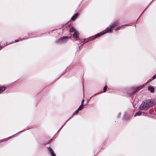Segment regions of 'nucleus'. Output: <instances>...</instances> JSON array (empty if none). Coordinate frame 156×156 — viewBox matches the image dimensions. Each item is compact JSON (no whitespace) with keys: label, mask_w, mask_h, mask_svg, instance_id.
Instances as JSON below:
<instances>
[{"label":"nucleus","mask_w":156,"mask_h":156,"mask_svg":"<svg viewBox=\"0 0 156 156\" xmlns=\"http://www.w3.org/2000/svg\"><path fill=\"white\" fill-rule=\"evenodd\" d=\"M90 99H88V100H90Z\"/></svg>","instance_id":"25"},{"label":"nucleus","mask_w":156,"mask_h":156,"mask_svg":"<svg viewBox=\"0 0 156 156\" xmlns=\"http://www.w3.org/2000/svg\"><path fill=\"white\" fill-rule=\"evenodd\" d=\"M73 36L77 38L79 37V33L78 32L75 31L73 34Z\"/></svg>","instance_id":"11"},{"label":"nucleus","mask_w":156,"mask_h":156,"mask_svg":"<svg viewBox=\"0 0 156 156\" xmlns=\"http://www.w3.org/2000/svg\"><path fill=\"white\" fill-rule=\"evenodd\" d=\"M156 78V74H155L154 75V76H153V77H152V79L151 80H150V81H148L147 82H150V81H151V80H154V79H155V78Z\"/></svg>","instance_id":"15"},{"label":"nucleus","mask_w":156,"mask_h":156,"mask_svg":"<svg viewBox=\"0 0 156 156\" xmlns=\"http://www.w3.org/2000/svg\"><path fill=\"white\" fill-rule=\"evenodd\" d=\"M48 153L51 156H56L54 151L50 147L48 148Z\"/></svg>","instance_id":"4"},{"label":"nucleus","mask_w":156,"mask_h":156,"mask_svg":"<svg viewBox=\"0 0 156 156\" xmlns=\"http://www.w3.org/2000/svg\"><path fill=\"white\" fill-rule=\"evenodd\" d=\"M68 39V37L67 36H64L59 38L55 41L56 43L59 44H63L67 42Z\"/></svg>","instance_id":"3"},{"label":"nucleus","mask_w":156,"mask_h":156,"mask_svg":"<svg viewBox=\"0 0 156 156\" xmlns=\"http://www.w3.org/2000/svg\"><path fill=\"white\" fill-rule=\"evenodd\" d=\"M19 41L18 40H15V42H18Z\"/></svg>","instance_id":"20"},{"label":"nucleus","mask_w":156,"mask_h":156,"mask_svg":"<svg viewBox=\"0 0 156 156\" xmlns=\"http://www.w3.org/2000/svg\"><path fill=\"white\" fill-rule=\"evenodd\" d=\"M79 113V111L77 110H76V111L75 113L73 114V115H77V114Z\"/></svg>","instance_id":"18"},{"label":"nucleus","mask_w":156,"mask_h":156,"mask_svg":"<svg viewBox=\"0 0 156 156\" xmlns=\"http://www.w3.org/2000/svg\"><path fill=\"white\" fill-rule=\"evenodd\" d=\"M72 117H70L68 120H67L66 121V122L64 123V124L63 125L61 126L59 129V130L57 131V133L55 134V135H56L57 133H58L59 132V131L64 126L65 124L70 119H71Z\"/></svg>","instance_id":"12"},{"label":"nucleus","mask_w":156,"mask_h":156,"mask_svg":"<svg viewBox=\"0 0 156 156\" xmlns=\"http://www.w3.org/2000/svg\"><path fill=\"white\" fill-rule=\"evenodd\" d=\"M153 101L151 99L144 101L140 106L139 108L141 110H147L153 105Z\"/></svg>","instance_id":"1"},{"label":"nucleus","mask_w":156,"mask_h":156,"mask_svg":"<svg viewBox=\"0 0 156 156\" xmlns=\"http://www.w3.org/2000/svg\"><path fill=\"white\" fill-rule=\"evenodd\" d=\"M141 113L140 112H137L134 115V116H140L141 115Z\"/></svg>","instance_id":"14"},{"label":"nucleus","mask_w":156,"mask_h":156,"mask_svg":"<svg viewBox=\"0 0 156 156\" xmlns=\"http://www.w3.org/2000/svg\"><path fill=\"white\" fill-rule=\"evenodd\" d=\"M109 33V32H107V31H106V29L104 31H103L101 33H98V34H96L95 35V36H94L95 37V38H96L98 36H100L102 35H103V34H104L105 33Z\"/></svg>","instance_id":"5"},{"label":"nucleus","mask_w":156,"mask_h":156,"mask_svg":"<svg viewBox=\"0 0 156 156\" xmlns=\"http://www.w3.org/2000/svg\"><path fill=\"white\" fill-rule=\"evenodd\" d=\"M78 16V14L77 13H76V14H74L71 18V19L72 20H75L76 18Z\"/></svg>","instance_id":"10"},{"label":"nucleus","mask_w":156,"mask_h":156,"mask_svg":"<svg viewBox=\"0 0 156 156\" xmlns=\"http://www.w3.org/2000/svg\"><path fill=\"white\" fill-rule=\"evenodd\" d=\"M18 133H15V134H17ZM15 135V134H14Z\"/></svg>","instance_id":"27"},{"label":"nucleus","mask_w":156,"mask_h":156,"mask_svg":"<svg viewBox=\"0 0 156 156\" xmlns=\"http://www.w3.org/2000/svg\"><path fill=\"white\" fill-rule=\"evenodd\" d=\"M95 38L94 36H92L91 37H90L88 38L87 39V41H85V43L87 42L88 41L94 40Z\"/></svg>","instance_id":"7"},{"label":"nucleus","mask_w":156,"mask_h":156,"mask_svg":"<svg viewBox=\"0 0 156 156\" xmlns=\"http://www.w3.org/2000/svg\"><path fill=\"white\" fill-rule=\"evenodd\" d=\"M148 89V90L150 91L151 93H153L154 92V89L153 87H149Z\"/></svg>","instance_id":"9"},{"label":"nucleus","mask_w":156,"mask_h":156,"mask_svg":"<svg viewBox=\"0 0 156 156\" xmlns=\"http://www.w3.org/2000/svg\"><path fill=\"white\" fill-rule=\"evenodd\" d=\"M90 99H88V100H90Z\"/></svg>","instance_id":"24"},{"label":"nucleus","mask_w":156,"mask_h":156,"mask_svg":"<svg viewBox=\"0 0 156 156\" xmlns=\"http://www.w3.org/2000/svg\"><path fill=\"white\" fill-rule=\"evenodd\" d=\"M93 96H91V97H90V98H91V97H92Z\"/></svg>","instance_id":"28"},{"label":"nucleus","mask_w":156,"mask_h":156,"mask_svg":"<svg viewBox=\"0 0 156 156\" xmlns=\"http://www.w3.org/2000/svg\"><path fill=\"white\" fill-rule=\"evenodd\" d=\"M81 106H80L78 108V109H77L78 111H80L83 108V107H81Z\"/></svg>","instance_id":"19"},{"label":"nucleus","mask_w":156,"mask_h":156,"mask_svg":"<svg viewBox=\"0 0 156 156\" xmlns=\"http://www.w3.org/2000/svg\"><path fill=\"white\" fill-rule=\"evenodd\" d=\"M107 89V87L106 86L104 87L103 89V91L102 92H105L106 91V89Z\"/></svg>","instance_id":"17"},{"label":"nucleus","mask_w":156,"mask_h":156,"mask_svg":"<svg viewBox=\"0 0 156 156\" xmlns=\"http://www.w3.org/2000/svg\"><path fill=\"white\" fill-rule=\"evenodd\" d=\"M75 29L73 27H71L69 30V32H73V31H75Z\"/></svg>","instance_id":"13"},{"label":"nucleus","mask_w":156,"mask_h":156,"mask_svg":"<svg viewBox=\"0 0 156 156\" xmlns=\"http://www.w3.org/2000/svg\"><path fill=\"white\" fill-rule=\"evenodd\" d=\"M90 99H88V100H90Z\"/></svg>","instance_id":"23"},{"label":"nucleus","mask_w":156,"mask_h":156,"mask_svg":"<svg viewBox=\"0 0 156 156\" xmlns=\"http://www.w3.org/2000/svg\"><path fill=\"white\" fill-rule=\"evenodd\" d=\"M130 115L127 112H126L125 114V116L123 117V119L124 120H128L130 118Z\"/></svg>","instance_id":"6"},{"label":"nucleus","mask_w":156,"mask_h":156,"mask_svg":"<svg viewBox=\"0 0 156 156\" xmlns=\"http://www.w3.org/2000/svg\"><path fill=\"white\" fill-rule=\"evenodd\" d=\"M28 38H28V37H27V38H24V39H22V40H21L20 41H22V40H26V39H28Z\"/></svg>","instance_id":"21"},{"label":"nucleus","mask_w":156,"mask_h":156,"mask_svg":"<svg viewBox=\"0 0 156 156\" xmlns=\"http://www.w3.org/2000/svg\"><path fill=\"white\" fill-rule=\"evenodd\" d=\"M7 88L5 87H0V94L3 91H5Z\"/></svg>","instance_id":"8"},{"label":"nucleus","mask_w":156,"mask_h":156,"mask_svg":"<svg viewBox=\"0 0 156 156\" xmlns=\"http://www.w3.org/2000/svg\"><path fill=\"white\" fill-rule=\"evenodd\" d=\"M86 39H84V41L86 40Z\"/></svg>","instance_id":"26"},{"label":"nucleus","mask_w":156,"mask_h":156,"mask_svg":"<svg viewBox=\"0 0 156 156\" xmlns=\"http://www.w3.org/2000/svg\"><path fill=\"white\" fill-rule=\"evenodd\" d=\"M120 22L119 20L116 21L113 23L111 26L110 28L108 29H106V31H107V32L109 33L111 32L113 30L115 31L119 29L117 27L118 23Z\"/></svg>","instance_id":"2"},{"label":"nucleus","mask_w":156,"mask_h":156,"mask_svg":"<svg viewBox=\"0 0 156 156\" xmlns=\"http://www.w3.org/2000/svg\"><path fill=\"white\" fill-rule=\"evenodd\" d=\"M84 102V99H83L82 100L81 104L80 105V106L83 107V106H84V105H83Z\"/></svg>","instance_id":"16"},{"label":"nucleus","mask_w":156,"mask_h":156,"mask_svg":"<svg viewBox=\"0 0 156 156\" xmlns=\"http://www.w3.org/2000/svg\"><path fill=\"white\" fill-rule=\"evenodd\" d=\"M136 92V91L134 92H133L131 94V95H133V94L134 93H135Z\"/></svg>","instance_id":"22"},{"label":"nucleus","mask_w":156,"mask_h":156,"mask_svg":"<svg viewBox=\"0 0 156 156\" xmlns=\"http://www.w3.org/2000/svg\"><path fill=\"white\" fill-rule=\"evenodd\" d=\"M21 132V131H20V132H19V133L20 132ZM18 133H19V132H18Z\"/></svg>","instance_id":"29"}]
</instances>
